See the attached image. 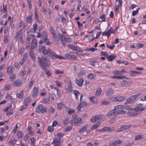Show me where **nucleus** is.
<instances>
[{
	"label": "nucleus",
	"instance_id": "obj_62",
	"mask_svg": "<svg viewBox=\"0 0 146 146\" xmlns=\"http://www.w3.org/2000/svg\"><path fill=\"white\" fill-rule=\"evenodd\" d=\"M14 112L13 110H10L9 111H7L6 113V115L7 116H8L11 115L13 114Z\"/></svg>",
	"mask_w": 146,
	"mask_h": 146
},
{
	"label": "nucleus",
	"instance_id": "obj_30",
	"mask_svg": "<svg viewBox=\"0 0 146 146\" xmlns=\"http://www.w3.org/2000/svg\"><path fill=\"white\" fill-rule=\"evenodd\" d=\"M73 92L76 100H78V97L79 94H80V92L78 90H73Z\"/></svg>",
	"mask_w": 146,
	"mask_h": 146
},
{
	"label": "nucleus",
	"instance_id": "obj_2",
	"mask_svg": "<svg viewBox=\"0 0 146 146\" xmlns=\"http://www.w3.org/2000/svg\"><path fill=\"white\" fill-rule=\"evenodd\" d=\"M115 111L117 115L123 113L124 112L123 110L127 109L129 110H132L133 108H130L129 106H126L125 107L122 105H118L115 106L114 108Z\"/></svg>",
	"mask_w": 146,
	"mask_h": 146
},
{
	"label": "nucleus",
	"instance_id": "obj_47",
	"mask_svg": "<svg viewBox=\"0 0 146 146\" xmlns=\"http://www.w3.org/2000/svg\"><path fill=\"white\" fill-rule=\"evenodd\" d=\"M43 70L45 71L46 73V74L47 75V77H48L49 76H51V74H52L51 72H50V71H49V70H47L46 68V70Z\"/></svg>",
	"mask_w": 146,
	"mask_h": 146
},
{
	"label": "nucleus",
	"instance_id": "obj_24",
	"mask_svg": "<svg viewBox=\"0 0 146 146\" xmlns=\"http://www.w3.org/2000/svg\"><path fill=\"white\" fill-rule=\"evenodd\" d=\"M117 57L116 55H110L107 57V58L109 61H112Z\"/></svg>",
	"mask_w": 146,
	"mask_h": 146
},
{
	"label": "nucleus",
	"instance_id": "obj_12",
	"mask_svg": "<svg viewBox=\"0 0 146 146\" xmlns=\"http://www.w3.org/2000/svg\"><path fill=\"white\" fill-rule=\"evenodd\" d=\"M102 116L100 115H98L94 116L91 119V121L94 122L95 121L100 120L102 119Z\"/></svg>",
	"mask_w": 146,
	"mask_h": 146
},
{
	"label": "nucleus",
	"instance_id": "obj_1",
	"mask_svg": "<svg viewBox=\"0 0 146 146\" xmlns=\"http://www.w3.org/2000/svg\"><path fill=\"white\" fill-rule=\"evenodd\" d=\"M38 62L43 70H46V66H50V61L47 57H42L40 58V57H38Z\"/></svg>",
	"mask_w": 146,
	"mask_h": 146
},
{
	"label": "nucleus",
	"instance_id": "obj_32",
	"mask_svg": "<svg viewBox=\"0 0 146 146\" xmlns=\"http://www.w3.org/2000/svg\"><path fill=\"white\" fill-rule=\"evenodd\" d=\"M85 73V70L83 69H82L77 74V75L78 76H82L84 75Z\"/></svg>",
	"mask_w": 146,
	"mask_h": 146
},
{
	"label": "nucleus",
	"instance_id": "obj_4",
	"mask_svg": "<svg viewBox=\"0 0 146 146\" xmlns=\"http://www.w3.org/2000/svg\"><path fill=\"white\" fill-rule=\"evenodd\" d=\"M59 40L61 41V43L63 45L65 46L66 44V41L68 43H70L71 42V39L69 37L65 38L64 35L61 34H59L58 35Z\"/></svg>",
	"mask_w": 146,
	"mask_h": 146
},
{
	"label": "nucleus",
	"instance_id": "obj_51",
	"mask_svg": "<svg viewBox=\"0 0 146 146\" xmlns=\"http://www.w3.org/2000/svg\"><path fill=\"white\" fill-rule=\"evenodd\" d=\"M16 76L15 74H11L10 76V79L11 81H12L15 79Z\"/></svg>",
	"mask_w": 146,
	"mask_h": 146
},
{
	"label": "nucleus",
	"instance_id": "obj_64",
	"mask_svg": "<svg viewBox=\"0 0 146 146\" xmlns=\"http://www.w3.org/2000/svg\"><path fill=\"white\" fill-rule=\"evenodd\" d=\"M11 88V86L9 84H7L4 88V90L5 91H7Z\"/></svg>",
	"mask_w": 146,
	"mask_h": 146
},
{
	"label": "nucleus",
	"instance_id": "obj_57",
	"mask_svg": "<svg viewBox=\"0 0 146 146\" xmlns=\"http://www.w3.org/2000/svg\"><path fill=\"white\" fill-rule=\"evenodd\" d=\"M82 120V119L81 118H77V119H76L75 120H74V123H77L79 122L80 121H81Z\"/></svg>",
	"mask_w": 146,
	"mask_h": 146
},
{
	"label": "nucleus",
	"instance_id": "obj_14",
	"mask_svg": "<svg viewBox=\"0 0 146 146\" xmlns=\"http://www.w3.org/2000/svg\"><path fill=\"white\" fill-rule=\"evenodd\" d=\"M114 93V90L111 88H109L106 92V95L107 96H110Z\"/></svg>",
	"mask_w": 146,
	"mask_h": 146
},
{
	"label": "nucleus",
	"instance_id": "obj_20",
	"mask_svg": "<svg viewBox=\"0 0 146 146\" xmlns=\"http://www.w3.org/2000/svg\"><path fill=\"white\" fill-rule=\"evenodd\" d=\"M115 111L113 109L112 110L110 111L107 113V116L108 117H110L111 115H113L114 117H115L117 115V114L116 113Z\"/></svg>",
	"mask_w": 146,
	"mask_h": 146
},
{
	"label": "nucleus",
	"instance_id": "obj_55",
	"mask_svg": "<svg viewBox=\"0 0 146 146\" xmlns=\"http://www.w3.org/2000/svg\"><path fill=\"white\" fill-rule=\"evenodd\" d=\"M7 21H9V24L10 25H12L13 24V19H12L11 17L10 16H9L8 17L7 19Z\"/></svg>",
	"mask_w": 146,
	"mask_h": 146
},
{
	"label": "nucleus",
	"instance_id": "obj_22",
	"mask_svg": "<svg viewBox=\"0 0 146 146\" xmlns=\"http://www.w3.org/2000/svg\"><path fill=\"white\" fill-rule=\"evenodd\" d=\"M124 71L125 70L124 69H123L121 71L115 70L113 71L112 73L114 75H119L122 74Z\"/></svg>",
	"mask_w": 146,
	"mask_h": 146
},
{
	"label": "nucleus",
	"instance_id": "obj_44",
	"mask_svg": "<svg viewBox=\"0 0 146 146\" xmlns=\"http://www.w3.org/2000/svg\"><path fill=\"white\" fill-rule=\"evenodd\" d=\"M100 124V123L98 122L96 124L93 125L91 128V130H93L98 127L99 126Z\"/></svg>",
	"mask_w": 146,
	"mask_h": 146
},
{
	"label": "nucleus",
	"instance_id": "obj_5",
	"mask_svg": "<svg viewBox=\"0 0 146 146\" xmlns=\"http://www.w3.org/2000/svg\"><path fill=\"white\" fill-rule=\"evenodd\" d=\"M49 30L51 33L52 35V37L53 38L54 41L56 42L57 43H58L59 41V38L58 36V37L57 35L56 34L55 30L51 26L50 27Z\"/></svg>",
	"mask_w": 146,
	"mask_h": 146
},
{
	"label": "nucleus",
	"instance_id": "obj_7",
	"mask_svg": "<svg viewBox=\"0 0 146 146\" xmlns=\"http://www.w3.org/2000/svg\"><path fill=\"white\" fill-rule=\"evenodd\" d=\"M63 139H62L61 140V138L60 137H55L54 139L52 144H54V146H60L61 143L63 142Z\"/></svg>",
	"mask_w": 146,
	"mask_h": 146
},
{
	"label": "nucleus",
	"instance_id": "obj_60",
	"mask_svg": "<svg viewBox=\"0 0 146 146\" xmlns=\"http://www.w3.org/2000/svg\"><path fill=\"white\" fill-rule=\"evenodd\" d=\"M54 73L56 74H62L64 73V71L59 70H56L54 71Z\"/></svg>",
	"mask_w": 146,
	"mask_h": 146
},
{
	"label": "nucleus",
	"instance_id": "obj_37",
	"mask_svg": "<svg viewBox=\"0 0 146 146\" xmlns=\"http://www.w3.org/2000/svg\"><path fill=\"white\" fill-rule=\"evenodd\" d=\"M42 37H44V42L46 43L48 41H49V40L47 38V35L45 34H44V33H43L42 34Z\"/></svg>",
	"mask_w": 146,
	"mask_h": 146
},
{
	"label": "nucleus",
	"instance_id": "obj_56",
	"mask_svg": "<svg viewBox=\"0 0 146 146\" xmlns=\"http://www.w3.org/2000/svg\"><path fill=\"white\" fill-rule=\"evenodd\" d=\"M115 46L114 44V42L113 43V44L112 45H109L108 44H107V47L109 49L111 50H113L114 47H115Z\"/></svg>",
	"mask_w": 146,
	"mask_h": 146
},
{
	"label": "nucleus",
	"instance_id": "obj_6",
	"mask_svg": "<svg viewBox=\"0 0 146 146\" xmlns=\"http://www.w3.org/2000/svg\"><path fill=\"white\" fill-rule=\"evenodd\" d=\"M47 108L44 107L41 104L38 105L35 109L36 111L38 113H44L46 112Z\"/></svg>",
	"mask_w": 146,
	"mask_h": 146
},
{
	"label": "nucleus",
	"instance_id": "obj_38",
	"mask_svg": "<svg viewBox=\"0 0 146 146\" xmlns=\"http://www.w3.org/2000/svg\"><path fill=\"white\" fill-rule=\"evenodd\" d=\"M111 78L112 79L115 78L116 79H123L124 78H127L125 76H113L111 77Z\"/></svg>",
	"mask_w": 146,
	"mask_h": 146
},
{
	"label": "nucleus",
	"instance_id": "obj_17",
	"mask_svg": "<svg viewBox=\"0 0 146 146\" xmlns=\"http://www.w3.org/2000/svg\"><path fill=\"white\" fill-rule=\"evenodd\" d=\"M38 92L37 88L35 87L33 89L32 96L33 98H35L37 95Z\"/></svg>",
	"mask_w": 146,
	"mask_h": 146
},
{
	"label": "nucleus",
	"instance_id": "obj_29",
	"mask_svg": "<svg viewBox=\"0 0 146 146\" xmlns=\"http://www.w3.org/2000/svg\"><path fill=\"white\" fill-rule=\"evenodd\" d=\"M130 72L131 73L129 75L132 76H136V74H140V72H137L135 71H133L131 70L130 71Z\"/></svg>",
	"mask_w": 146,
	"mask_h": 146
},
{
	"label": "nucleus",
	"instance_id": "obj_53",
	"mask_svg": "<svg viewBox=\"0 0 146 146\" xmlns=\"http://www.w3.org/2000/svg\"><path fill=\"white\" fill-rule=\"evenodd\" d=\"M34 82L35 80L34 79H32L31 80V82L29 83L28 85V86L29 88H31L33 84L34 83Z\"/></svg>",
	"mask_w": 146,
	"mask_h": 146
},
{
	"label": "nucleus",
	"instance_id": "obj_35",
	"mask_svg": "<svg viewBox=\"0 0 146 146\" xmlns=\"http://www.w3.org/2000/svg\"><path fill=\"white\" fill-rule=\"evenodd\" d=\"M1 11H3L4 13H7V5H4V4L3 5V8Z\"/></svg>",
	"mask_w": 146,
	"mask_h": 146
},
{
	"label": "nucleus",
	"instance_id": "obj_33",
	"mask_svg": "<svg viewBox=\"0 0 146 146\" xmlns=\"http://www.w3.org/2000/svg\"><path fill=\"white\" fill-rule=\"evenodd\" d=\"M13 67L11 66H10L7 68V72L9 74H10L13 72Z\"/></svg>",
	"mask_w": 146,
	"mask_h": 146
},
{
	"label": "nucleus",
	"instance_id": "obj_23",
	"mask_svg": "<svg viewBox=\"0 0 146 146\" xmlns=\"http://www.w3.org/2000/svg\"><path fill=\"white\" fill-rule=\"evenodd\" d=\"M37 29V25L36 23H35L33 25V28L30 29V31L33 33H35Z\"/></svg>",
	"mask_w": 146,
	"mask_h": 146
},
{
	"label": "nucleus",
	"instance_id": "obj_3",
	"mask_svg": "<svg viewBox=\"0 0 146 146\" xmlns=\"http://www.w3.org/2000/svg\"><path fill=\"white\" fill-rule=\"evenodd\" d=\"M44 54L48 55L52 59H54V58H55L59 59H65V57L64 56L56 55V53L52 51L50 49H48L46 52V54Z\"/></svg>",
	"mask_w": 146,
	"mask_h": 146
},
{
	"label": "nucleus",
	"instance_id": "obj_54",
	"mask_svg": "<svg viewBox=\"0 0 146 146\" xmlns=\"http://www.w3.org/2000/svg\"><path fill=\"white\" fill-rule=\"evenodd\" d=\"M93 19V18L91 16H90L87 17L86 19V22L90 23L91 22Z\"/></svg>",
	"mask_w": 146,
	"mask_h": 146
},
{
	"label": "nucleus",
	"instance_id": "obj_45",
	"mask_svg": "<svg viewBox=\"0 0 146 146\" xmlns=\"http://www.w3.org/2000/svg\"><path fill=\"white\" fill-rule=\"evenodd\" d=\"M17 136L19 138H21L23 136V132L21 131H18L17 134Z\"/></svg>",
	"mask_w": 146,
	"mask_h": 146
},
{
	"label": "nucleus",
	"instance_id": "obj_36",
	"mask_svg": "<svg viewBox=\"0 0 146 146\" xmlns=\"http://www.w3.org/2000/svg\"><path fill=\"white\" fill-rule=\"evenodd\" d=\"M32 50H31L30 49L29 55L32 59L33 61H35V58L34 55V53L32 51Z\"/></svg>",
	"mask_w": 146,
	"mask_h": 146
},
{
	"label": "nucleus",
	"instance_id": "obj_15",
	"mask_svg": "<svg viewBox=\"0 0 146 146\" xmlns=\"http://www.w3.org/2000/svg\"><path fill=\"white\" fill-rule=\"evenodd\" d=\"M131 127L129 125H122L121 127L118 129V131H121L124 130L126 129H128Z\"/></svg>",
	"mask_w": 146,
	"mask_h": 146
},
{
	"label": "nucleus",
	"instance_id": "obj_28",
	"mask_svg": "<svg viewBox=\"0 0 146 146\" xmlns=\"http://www.w3.org/2000/svg\"><path fill=\"white\" fill-rule=\"evenodd\" d=\"M69 84L68 85V86L67 89L69 92V93H71L72 89V85L71 84V80H69Z\"/></svg>",
	"mask_w": 146,
	"mask_h": 146
},
{
	"label": "nucleus",
	"instance_id": "obj_58",
	"mask_svg": "<svg viewBox=\"0 0 146 146\" xmlns=\"http://www.w3.org/2000/svg\"><path fill=\"white\" fill-rule=\"evenodd\" d=\"M72 126L70 125L67 127L64 130L65 132H68L70 131L72 128Z\"/></svg>",
	"mask_w": 146,
	"mask_h": 146
},
{
	"label": "nucleus",
	"instance_id": "obj_48",
	"mask_svg": "<svg viewBox=\"0 0 146 146\" xmlns=\"http://www.w3.org/2000/svg\"><path fill=\"white\" fill-rule=\"evenodd\" d=\"M35 18L36 21L38 23H40L41 21L39 19L38 13H35Z\"/></svg>",
	"mask_w": 146,
	"mask_h": 146
},
{
	"label": "nucleus",
	"instance_id": "obj_10",
	"mask_svg": "<svg viewBox=\"0 0 146 146\" xmlns=\"http://www.w3.org/2000/svg\"><path fill=\"white\" fill-rule=\"evenodd\" d=\"M122 141L120 140H116L110 143V145L111 146H117L118 145L121 144L122 143Z\"/></svg>",
	"mask_w": 146,
	"mask_h": 146
},
{
	"label": "nucleus",
	"instance_id": "obj_11",
	"mask_svg": "<svg viewBox=\"0 0 146 146\" xmlns=\"http://www.w3.org/2000/svg\"><path fill=\"white\" fill-rule=\"evenodd\" d=\"M37 45V43L36 40L35 39H34L31 42V47L30 48L31 50L35 48L36 47Z\"/></svg>",
	"mask_w": 146,
	"mask_h": 146
},
{
	"label": "nucleus",
	"instance_id": "obj_31",
	"mask_svg": "<svg viewBox=\"0 0 146 146\" xmlns=\"http://www.w3.org/2000/svg\"><path fill=\"white\" fill-rule=\"evenodd\" d=\"M46 49V48L44 46H42L41 45H39L38 46V50L40 52L44 53Z\"/></svg>",
	"mask_w": 146,
	"mask_h": 146
},
{
	"label": "nucleus",
	"instance_id": "obj_43",
	"mask_svg": "<svg viewBox=\"0 0 146 146\" xmlns=\"http://www.w3.org/2000/svg\"><path fill=\"white\" fill-rule=\"evenodd\" d=\"M82 10L83 11L86 12V14H89L90 12V10H87V7L84 5L83 6Z\"/></svg>",
	"mask_w": 146,
	"mask_h": 146
},
{
	"label": "nucleus",
	"instance_id": "obj_25",
	"mask_svg": "<svg viewBox=\"0 0 146 146\" xmlns=\"http://www.w3.org/2000/svg\"><path fill=\"white\" fill-rule=\"evenodd\" d=\"M17 98H18L19 99H22L23 97V90L21 91L19 93H16Z\"/></svg>",
	"mask_w": 146,
	"mask_h": 146
},
{
	"label": "nucleus",
	"instance_id": "obj_42",
	"mask_svg": "<svg viewBox=\"0 0 146 146\" xmlns=\"http://www.w3.org/2000/svg\"><path fill=\"white\" fill-rule=\"evenodd\" d=\"M68 47L69 48L72 49L75 51H77L78 50V47L74 46L72 44H69L68 45Z\"/></svg>",
	"mask_w": 146,
	"mask_h": 146
},
{
	"label": "nucleus",
	"instance_id": "obj_9",
	"mask_svg": "<svg viewBox=\"0 0 146 146\" xmlns=\"http://www.w3.org/2000/svg\"><path fill=\"white\" fill-rule=\"evenodd\" d=\"M75 82L78 86L81 87L83 85L84 81L82 78H78L75 79Z\"/></svg>",
	"mask_w": 146,
	"mask_h": 146
},
{
	"label": "nucleus",
	"instance_id": "obj_59",
	"mask_svg": "<svg viewBox=\"0 0 146 146\" xmlns=\"http://www.w3.org/2000/svg\"><path fill=\"white\" fill-rule=\"evenodd\" d=\"M28 5L29 9H31L32 8V6L31 4V0H27Z\"/></svg>",
	"mask_w": 146,
	"mask_h": 146
},
{
	"label": "nucleus",
	"instance_id": "obj_16",
	"mask_svg": "<svg viewBox=\"0 0 146 146\" xmlns=\"http://www.w3.org/2000/svg\"><path fill=\"white\" fill-rule=\"evenodd\" d=\"M23 83L21 80H17L12 82L13 85L16 86H21Z\"/></svg>",
	"mask_w": 146,
	"mask_h": 146
},
{
	"label": "nucleus",
	"instance_id": "obj_34",
	"mask_svg": "<svg viewBox=\"0 0 146 146\" xmlns=\"http://www.w3.org/2000/svg\"><path fill=\"white\" fill-rule=\"evenodd\" d=\"M88 127V125H86L84 126L82 128H80L78 131V133H81L82 131L86 130Z\"/></svg>",
	"mask_w": 146,
	"mask_h": 146
},
{
	"label": "nucleus",
	"instance_id": "obj_63",
	"mask_svg": "<svg viewBox=\"0 0 146 146\" xmlns=\"http://www.w3.org/2000/svg\"><path fill=\"white\" fill-rule=\"evenodd\" d=\"M4 42L5 43H6L8 42V36L6 35H4Z\"/></svg>",
	"mask_w": 146,
	"mask_h": 146
},
{
	"label": "nucleus",
	"instance_id": "obj_52",
	"mask_svg": "<svg viewBox=\"0 0 146 146\" xmlns=\"http://www.w3.org/2000/svg\"><path fill=\"white\" fill-rule=\"evenodd\" d=\"M5 98L6 99H9L11 100H15L16 99L13 98V97L9 94H7L5 96Z\"/></svg>",
	"mask_w": 146,
	"mask_h": 146
},
{
	"label": "nucleus",
	"instance_id": "obj_26",
	"mask_svg": "<svg viewBox=\"0 0 146 146\" xmlns=\"http://www.w3.org/2000/svg\"><path fill=\"white\" fill-rule=\"evenodd\" d=\"M113 130V129L112 128H110L109 127H103L101 130H100V131H109Z\"/></svg>",
	"mask_w": 146,
	"mask_h": 146
},
{
	"label": "nucleus",
	"instance_id": "obj_41",
	"mask_svg": "<svg viewBox=\"0 0 146 146\" xmlns=\"http://www.w3.org/2000/svg\"><path fill=\"white\" fill-rule=\"evenodd\" d=\"M121 6V5H118L115 6V12L116 14H118L119 12V7H120Z\"/></svg>",
	"mask_w": 146,
	"mask_h": 146
},
{
	"label": "nucleus",
	"instance_id": "obj_8",
	"mask_svg": "<svg viewBox=\"0 0 146 146\" xmlns=\"http://www.w3.org/2000/svg\"><path fill=\"white\" fill-rule=\"evenodd\" d=\"M141 94L140 93H138L135 95H133L129 97L127 99V102L129 103H131L134 101Z\"/></svg>",
	"mask_w": 146,
	"mask_h": 146
},
{
	"label": "nucleus",
	"instance_id": "obj_19",
	"mask_svg": "<svg viewBox=\"0 0 146 146\" xmlns=\"http://www.w3.org/2000/svg\"><path fill=\"white\" fill-rule=\"evenodd\" d=\"M133 108V110H134V111H133L128 112L127 113V114L128 115L130 116H136L137 115V114H139V113H138L137 111H135V110L132 108Z\"/></svg>",
	"mask_w": 146,
	"mask_h": 146
},
{
	"label": "nucleus",
	"instance_id": "obj_49",
	"mask_svg": "<svg viewBox=\"0 0 146 146\" xmlns=\"http://www.w3.org/2000/svg\"><path fill=\"white\" fill-rule=\"evenodd\" d=\"M139 9L140 8H139L137 9L136 10L133 11L132 14V16H134L136 15L137 13H138Z\"/></svg>",
	"mask_w": 146,
	"mask_h": 146
},
{
	"label": "nucleus",
	"instance_id": "obj_40",
	"mask_svg": "<svg viewBox=\"0 0 146 146\" xmlns=\"http://www.w3.org/2000/svg\"><path fill=\"white\" fill-rule=\"evenodd\" d=\"M64 106V104L62 102L58 103L57 105V108L58 110H60L62 108V107Z\"/></svg>",
	"mask_w": 146,
	"mask_h": 146
},
{
	"label": "nucleus",
	"instance_id": "obj_46",
	"mask_svg": "<svg viewBox=\"0 0 146 146\" xmlns=\"http://www.w3.org/2000/svg\"><path fill=\"white\" fill-rule=\"evenodd\" d=\"M100 18L102 20L101 22H106V17L105 14H102L100 17Z\"/></svg>",
	"mask_w": 146,
	"mask_h": 146
},
{
	"label": "nucleus",
	"instance_id": "obj_39",
	"mask_svg": "<svg viewBox=\"0 0 146 146\" xmlns=\"http://www.w3.org/2000/svg\"><path fill=\"white\" fill-rule=\"evenodd\" d=\"M125 98L123 96L117 97V102L119 101H122L125 100Z\"/></svg>",
	"mask_w": 146,
	"mask_h": 146
},
{
	"label": "nucleus",
	"instance_id": "obj_27",
	"mask_svg": "<svg viewBox=\"0 0 146 146\" xmlns=\"http://www.w3.org/2000/svg\"><path fill=\"white\" fill-rule=\"evenodd\" d=\"M102 92V90L101 89V88L99 87L98 88L97 90L96 91L95 95L97 96H100Z\"/></svg>",
	"mask_w": 146,
	"mask_h": 146
},
{
	"label": "nucleus",
	"instance_id": "obj_18",
	"mask_svg": "<svg viewBox=\"0 0 146 146\" xmlns=\"http://www.w3.org/2000/svg\"><path fill=\"white\" fill-rule=\"evenodd\" d=\"M32 14L30 13L29 15H28L26 19V21L29 24L31 23L32 22Z\"/></svg>",
	"mask_w": 146,
	"mask_h": 146
},
{
	"label": "nucleus",
	"instance_id": "obj_21",
	"mask_svg": "<svg viewBox=\"0 0 146 146\" xmlns=\"http://www.w3.org/2000/svg\"><path fill=\"white\" fill-rule=\"evenodd\" d=\"M90 101L93 104H95L97 103L98 99L96 97L93 96L90 97L89 98Z\"/></svg>",
	"mask_w": 146,
	"mask_h": 146
},
{
	"label": "nucleus",
	"instance_id": "obj_61",
	"mask_svg": "<svg viewBox=\"0 0 146 146\" xmlns=\"http://www.w3.org/2000/svg\"><path fill=\"white\" fill-rule=\"evenodd\" d=\"M100 54L101 56H104L106 57H107L108 54L106 52L104 51H102L100 52Z\"/></svg>",
	"mask_w": 146,
	"mask_h": 146
},
{
	"label": "nucleus",
	"instance_id": "obj_50",
	"mask_svg": "<svg viewBox=\"0 0 146 146\" xmlns=\"http://www.w3.org/2000/svg\"><path fill=\"white\" fill-rule=\"evenodd\" d=\"M31 99L29 98H28L25 99V105L27 106L30 102Z\"/></svg>",
	"mask_w": 146,
	"mask_h": 146
},
{
	"label": "nucleus",
	"instance_id": "obj_13",
	"mask_svg": "<svg viewBox=\"0 0 146 146\" xmlns=\"http://www.w3.org/2000/svg\"><path fill=\"white\" fill-rule=\"evenodd\" d=\"M143 105L142 104H137V108L134 109L136 111H137L139 113L141 112L144 110L145 109L144 108H140L141 107H142Z\"/></svg>",
	"mask_w": 146,
	"mask_h": 146
}]
</instances>
